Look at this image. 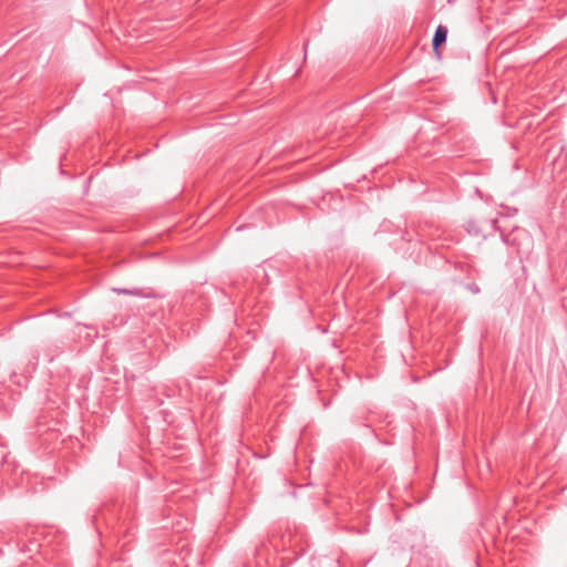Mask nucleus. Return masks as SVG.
Returning a JSON list of instances; mask_svg holds the SVG:
<instances>
[{
    "label": "nucleus",
    "mask_w": 567,
    "mask_h": 567,
    "mask_svg": "<svg viewBox=\"0 0 567 567\" xmlns=\"http://www.w3.org/2000/svg\"><path fill=\"white\" fill-rule=\"evenodd\" d=\"M447 39V28L445 25L440 24L433 35L432 45L434 52L440 55L439 49L442 44L446 42Z\"/></svg>",
    "instance_id": "obj_1"
},
{
    "label": "nucleus",
    "mask_w": 567,
    "mask_h": 567,
    "mask_svg": "<svg viewBox=\"0 0 567 567\" xmlns=\"http://www.w3.org/2000/svg\"><path fill=\"white\" fill-rule=\"evenodd\" d=\"M112 291L117 295H128L134 297H147L146 293L141 288H132V289H125V288H112Z\"/></svg>",
    "instance_id": "obj_2"
},
{
    "label": "nucleus",
    "mask_w": 567,
    "mask_h": 567,
    "mask_svg": "<svg viewBox=\"0 0 567 567\" xmlns=\"http://www.w3.org/2000/svg\"><path fill=\"white\" fill-rule=\"evenodd\" d=\"M429 237H430L432 240H439V239H441V233H440V229H439V228H436L434 233L429 234Z\"/></svg>",
    "instance_id": "obj_3"
}]
</instances>
